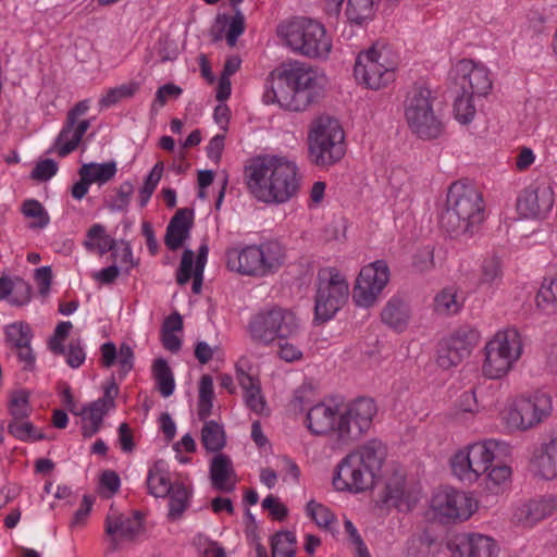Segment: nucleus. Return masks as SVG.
Segmentation results:
<instances>
[{
  "instance_id": "f257e3e1",
  "label": "nucleus",
  "mask_w": 557,
  "mask_h": 557,
  "mask_svg": "<svg viewBox=\"0 0 557 557\" xmlns=\"http://www.w3.org/2000/svg\"><path fill=\"white\" fill-rule=\"evenodd\" d=\"M325 75L318 69L295 62L284 66L267 87L262 100L290 112H304L324 94Z\"/></svg>"
},
{
  "instance_id": "f03ea898",
  "label": "nucleus",
  "mask_w": 557,
  "mask_h": 557,
  "mask_svg": "<svg viewBox=\"0 0 557 557\" xmlns=\"http://www.w3.org/2000/svg\"><path fill=\"white\" fill-rule=\"evenodd\" d=\"M245 176L253 197L268 205L286 203L300 190L299 168L284 157L256 158L246 166Z\"/></svg>"
},
{
  "instance_id": "7ed1b4c3",
  "label": "nucleus",
  "mask_w": 557,
  "mask_h": 557,
  "mask_svg": "<svg viewBox=\"0 0 557 557\" xmlns=\"http://www.w3.org/2000/svg\"><path fill=\"white\" fill-rule=\"evenodd\" d=\"M484 219L483 198L476 188L461 181L453 183L440 218L441 227L454 238L471 237Z\"/></svg>"
},
{
  "instance_id": "20e7f679",
  "label": "nucleus",
  "mask_w": 557,
  "mask_h": 557,
  "mask_svg": "<svg viewBox=\"0 0 557 557\" xmlns=\"http://www.w3.org/2000/svg\"><path fill=\"white\" fill-rule=\"evenodd\" d=\"M385 445L372 438L350 451L336 467L333 485L338 491L360 493L371 488L386 458Z\"/></svg>"
},
{
  "instance_id": "39448f33",
  "label": "nucleus",
  "mask_w": 557,
  "mask_h": 557,
  "mask_svg": "<svg viewBox=\"0 0 557 557\" xmlns=\"http://www.w3.org/2000/svg\"><path fill=\"white\" fill-rule=\"evenodd\" d=\"M226 265L242 275L263 277L277 271L284 262L285 250L277 240L260 245L236 246L225 252Z\"/></svg>"
},
{
  "instance_id": "423d86ee",
  "label": "nucleus",
  "mask_w": 557,
  "mask_h": 557,
  "mask_svg": "<svg viewBox=\"0 0 557 557\" xmlns=\"http://www.w3.org/2000/svg\"><path fill=\"white\" fill-rule=\"evenodd\" d=\"M344 131L338 121L320 115L312 121L308 133V159L322 169L338 163L345 156Z\"/></svg>"
},
{
  "instance_id": "0eeeda50",
  "label": "nucleus",
  "mask_w": 557,
  "mask_h": 557,
  "mask_svg": "<svg viewBox=\"0 0 557 557\" xmlns=\"http://www.w3.org/2000/svg\"><path fill=\"white\" fill-rule=\"evenodd\" d=\"M509 454L510 446L502 441L474 443L453 456L451 471L460 481L472 483L490 470L493 461H503Z\"/></svg>"
},
{
  "instance_id": "6e6552de",
  "label": "nucleus",
  "mask_w": 557,
  "mask_h": 557,
  "mask_svg": "<svg viewBox=\"0 0 557 557\" xmlns=\"http://www.w3.org/2000/svg\"><path fill=\"white\" fill-rule=\"evenodd\" d=\"M248 331L252 341L268 346L276 339L297 336L300 320L290 309L273 306L256 313L249 322Z\"/></svg>"
},
{
  "instance_id": "1a4fd4ad",
  "label": "nucleus",
  "mask_w": 557,
  "mask_h": 557,
  "mask_svg": "<svg viewBox=\"0 0 557 557\" xmlns=\"http://www.w3.org/2000/svg\"><path fill=\"white\" fill-rule=\"evenodd\" d=\"M277 32L292 50L308 58H326L332 49L324 26L310 18L281 24Z\"/></svg>"
},
{
  "instance_id": "9d476101",
  "label": "nucleus",
  "mask_w": 557,
  "mask_h": 557,
  "mask_svg": "<svg viewBox=\"0 0 557 557\" xmlns=\"http://www.w3.org/2000/svg\"><path fill=\"white\" fill-rule=\"evenodd\" d=\"M314 322L332 320L344 307L349 296V285L345 276L333 267L320 269L315 282Z\"/></svg>"
},
{
  "instance_id": "9b49d317",
  "label": "nucleus",
  "mask_w": 557,
  "mask_h": 557,
  "mask_svg": "<svg viewBox=\"0 0 557 557\" xmlns=\"http://www.w3.org/2000/svg\"><path fill=\"white\" fill-rule=\"evenodd\" d=\"M434 100L425 86H414L405 100L406 121L412 133L424 140L438 138L444 132V124L433 110Z\"/></svg>"
},
{
  "instance_id": "f8f14e48",
  "label": "nucleus",
  "mask_w": 557,
  "mask_h": 557,
  "mask_svg": "<svg viewBox=\"0 0 557 557\" xmlns=\"http://www.w3.org/2000/svg\"><path fill=\"white\" fill-rule=\"evenodd\" d=\"M523 345L517 329L499 331L485 345L483 373L488 379L506 375L521 357Z\"/></svg>"
},
{
  "instance_id": "ddd939ff",
  "label": "nucleus",
  "mask_w": 557,
  "mask_h": 557,
  "mask_svg": "<svg viewBox=\"0 0 557 557\" xmlns=\"http://www.w3.org/2000/svg\"><path fill=\"white\" fill-rule=\"evenodd\" d=\"M377 412L372 398L359 397L341 411L337 421L335 443L338 447L359 441L372 426Z\"/></svg>"
},
{
  "instance_id": "4468645a",
  "label": "nucleus",
  "mask_w": 557,
  "mask_h": 557,
  "mask_svg": "<svg viewBox=\"0 0 557 557\" xmlns=\"http://www.w3.org/2000/svg\"><path fill=\"white\" fill-rule=\"evenodd\" d=\"M354 75L359 84L377 90L395 78V62L388 59L387 51L377 45L358 54Z\"/></svg>"
},
{
  "instance_id": "2eb2a0df",
  "label": "nucleus",
  "mask_w": 557,
  "mask_h": 557,
  "mask_svg": "<svg viewBox=\"0 0 557 557\" xmlns=\"http://www.w3.org/2000/svg\"><path fill=\"white\" fill-rule=\"evenodd\" d=\"M389 281V269L385 261L376 260L364 265L352 289V300L358 307H373Z\"/></svg>"
},
{
  "instance_id": "dca6fc26",
  "label": "nucleus",
  "mask_w": 557,
  "mask_h": 557,
  "mask_svg": "<svg viewBox=\"0 0 557 557\" xmlns=\"http://www.w3.org/2000/svg\"><path fill=\"white\" fill-rule=\"evenodd\" d=\"M552 409V399L547 394H535L516 400L505 419L510 428L528 430L547 418Z\"/></svg>"
},
{
  "instance_id": "f3484780",
  "label": "nucleus",
  "mask_w": 557,
  "mask_h": 557,
  "mask_svg": "<svg viewBox=\"0 0 557 557\" xmlns=\"http://www.w3.org/2000/svg\"><path fill=\"white\" fill-rule=\"evenodd\" d=\"M479 342V333L470 326L459 327L440 343L437 364L444 370L458 366Z\"/></svg>"
},
{
  "instance_id": "a211bd4d",
  "label": "nucleus",
  "mask_w": 557,
  "mask_h": 557,
  "mask_svg": "<svg viewBox=\"0 0 557 557\" xmlns=\"http://www.w3.org/2000/svg\"><path fill=\"white\" fill-rule=\"evenodd\" d=\"M433 510L448 521L467 520L476 509L470 494L454 488L436 493L432 498Z\"/></svg>"
},
{
  "instance_id": "6ab92c4d",
  "label": "nucleus",
  "mask_w": 557,
  "mask_h": 557,
  "mask_svg": "<svg viewBox=\"0 0 557 557\" xmlns=\"http://www.w3.org/2000/svg\"><path fill=\"white\" fill-rule=\"evenodd\" d=\"M380 502L384 508L408 512L419 502V491L407 485L405 475L395 472L386 481Z\"/></svg>"
},
{
  "instance_id": "aec40b11",
  "label": "nucleus",
  "mask_w": 557,
  "mask_h": 557,
  "mask_svg": "<svg viewBox=\"0 0 557 557\" xmlns=\"http://www.w3.org/2000/svg\"><path fill=\"white\" fill-rule=\"evenodd\" d=\"M554 202V191L549 186L529 187L519 195L517 210L527 219L543 218L552 210Z\"/></svg>"
},
{
  "instance_id": "412c9836",
  "label": "nucleus",
  "mask_w": 557,
  "mask_h": 557,
  "mask_svg": "<svg viewBox=\"0 0 557 557\" xmlns=\"http://www.w3.org/2000/svg\"><path fill=\"white\" fill-rule=\"evenodd\" d=\"M451 557H497L498 547L492 537L481 534H460L448 543Z\"/></svg>"
},
{
  "instance_id": "4be33fe9",
  "label": "nucleus",
  "mask_w": 557,
  "mask_h": 557,
  "mask_svg": "<svg viewBox=\"0 0 557 557\" xmlns=\"http://www.w3.org/2000/svg\"><path fill=\"white\" fill-rule=\"evenodd\" d=\"M456 81L461 90L471 95L485 96L492 88L488 71L471 60H461L456 65Z\"/></svg>"
},
{
  "instance_id": "5701e85b",
  "label": "nucleus",
  "mask_w": 557,
  "mask_h": 557,
  "mask_svg": "<svg viewBox=\"0 0 557 557\" xmlns=\"http://www.w3.org/2000/svg\"><path fill=\"white\" fill-rule=\"evenodd\" d=\"M341 411L336 406L319 403L311 406L306 416V424L314 435L336 436V428Z\"/></svg>"
},
{
  "instance_id": "b1692460",
  "label": "nucleus",
  "mask_w": 557,
  "mask_h": 557,
  "mask_svg": "<svg viewBox=\"0 0 557 557\" xmlns=\"http://www.w3.org/2000/svg\"><path fill=\"white\" fill-rule=\"evenodd\" d=\"M194 225L193 209L183 208L176 211L166 226L164 243L170 250H177L189 237Z\"/></svg>"
},
{
  "instance_id": "393cba45",
  "label": "nucleus",
  "mask_w": 557,
  "mask_h": 557,
  "mask_svg": "<svg viewBox=\"0 0 557 557\" xmlns=\"http://www.w3.org/2000/svg\"><path fill=\"white\" fill-rule=\"evenodd\" d=\"M144 529L143 516L134 511L133 516L126 517L120 513H109L104 521L107 535H119L123 540L133 541Z\"/></svg>"
},
{
  "instance_id": "a878e982",
  "label": "nucleus",
  "mask_w": 557,
  "mask_h": 557,
  "mask_svg": "<svg viewBox=\"0 0 557 557\" xmlns=\"http://www.w3.org/2000/svg\"><path fill=\"white\" fill-rule=\"evenodd\" d=\"M557 510V499L553 496L532 499L516 509L515 519L527 527H533Z\"/></svg>"
},
{
  "instance_id": "bb28decb",
  "label": "nucleus",
  "mask_w": 557,
  "mask_h": 557,
  "mask_svg": "<svg viewBox=\"0 0 557 557\" xmlns=\"http://www.w3.org/2000/svg\"><path fill=\"white\" fill-rule=\"evenodd\" d=\"M235 471L231 458L225 454L215 455L210 462V480L216 491L231 493L236 487Z\"/></svg>"
},
{
  "instance_id": "cd10ccee",
  "label": "nucleus",
  "mask_w": 557,
  "mask_h": 557,
  "mask_svg": "<svg viewBox=\"0 0 557 557\" xmlns=\"http://www.w3.org/2000/svg\"><path fill=\"white\" fill-rule=\"evenodd\" d=\"M411 310L408 301L400 295H394L384 306L381 320L388 327L401 332L409 323Z\"/></svg>"
},
{
  "instance_id": "c85d7f7f",
  "label": "nucleus",
  "mask_w": 557,
  "mask_h": 557,
  "mask_svg": "<svg viewBox=\"0 0 557 557\" xmlns=\"http://www.w3.org/2000/svg\"><path fill=\"white\" fill-rule=\"evenodd\" d=\"M90 126L89 120H82L67 128V120L65 121L61 132L59 133L54 146L60 157H66L73 152L81 144L83 136Z\"/></svg>"
},
{
  "instance_id": "c756f323",
  "label": "nucleus",
  "mask_w": 557,
  "mask_h": 557,
  "mask_svg": "<svg viewBox=\"0 0 557 557\" xmlns=\"http://www.w3.org/2000/svg\"><path fill=\"white\" fill-rule=\"evenodd\" d=\"M148 493L154 497H165L174 486L171 483L166 463L163 460H157L148 470L147 474Z\"/></svg>"
},
{
  "instance_id": "7c9ffc66",
  "label": "nucleus",
  "mask_w": 557,
  "mask_h": 557,
  "mask_svg": "<svg viewBox=\"0 0 557 557\" xmlns=\"http://www.w3.org/2000/svg\"><path fill=\"white\" fill-rule=\"evenodd\" d=\"M84 246L90 251L97 249L101 256L109 251L112 252L113 258L119 256L117 242L106 235V228L101 224H94L88 230Z\"/></svg>"
},
{
  "instance_id": "2f4dec72",
  "label": "nucleus",
  "mask_w": 557,
  "mask_h": 557,
  "mask_svg": "<svg viewBox=\"0 0 557 557\" xmlns=\"http://www.w3.org/2000/svg\"><path fill=\"white\" fill-rule=\"evenodd\" d=\"M194 251L186 249L182 255L180 268L176 273V281L180 285H185L193 276L191 290L194 294H200L203 281V270H193L194 264Z\"/></svg>"
},
{
  "instance_id": "473e14b6",
  "label": "nucleus",
  "mask_w": 557,
  "mask_h": 557,
  "mask_svg": "<svg viewBox=\"0 0 557 557\" xmlns=\"http://www.w3.org/2000/svg\"><path fill=\"white\" fill-rule=\"evenodd\" d=\"M117 168L114 161L104 163H85L78 170L79 176H84L90 184L103 185L110 182L116 174Z\"/></svg>"
},
{
  "instance_id": "72a5a7b5",
  "label": "nucleus",
  "mask_w": 557,
  "mask_h": 557,
  "mask_svg": "<svg viewBox=\"0 0 557 557\" xmlns=\"http://www.w3.org/2000/svg\"><path fill=\"white\" fill-rule=\"evenodd\" d=\"M536 467L542 478H557V437L543 445L542 453L536 459Z\"/></svg>"
},
{
  "instance_id": "f704fd0d",
  "label": "nucleus",
  "mask_w": 557,
  "mask_h": 557,
  "mask_svg": "<svg viewBox=\"0 0 557 557\" xmlns=\"http://www.w3.org/2000/svg\"><path fill=\"white\" fill-rule=\"evenodd\" d=\"M201 429V443L208 451L218 453L226 445L224 429L214 420H203Z\"/></svg>"
},
{
  "instance_id": "c9c22d12",
  "label": "nucleus",
  "mask_w": 557,
  "mask_h": 557,
  "mask_svg": "<svg viewBox=\"0 0 557 557\" xmlns=\"http://www.w3.org/2000/svg\"><path fill=\"white\" fill-rule=\"evenodd\" d=\"M152 372L160 394L163 397H170L174 392L175 382L173 372L166 360L163 358L156 359L152 366Z\"/></svg>"
},
{
  "instance_id": "e433bc0d",
  "label": "nucleus",
  "mask_w": 557,
  "mask_h": 557,
  "mask_svg": "<svg viewBox=\"0 0 557 557\" xmlns=\"http://www.w3.org/2000/svg\"><path fill=\"white\" fill-rule=\"evenodd\" d=\"M537 307L546 313L555 311L557 306V274L554 277H545L537 294Z\"/></svg>"
},
{
  "instance_id": "4c0bfd02",
  "label": "nucleus",
  "mask_w": 557,
  "mask_h": 557,
  "mask_svg": "<svg viewBox=\"0 0 557 557\" xmlns=\"http://www.w3.org/2000/svg\"><path fill=\"white\" fill-rule=\"evenodd\" d=\"M169 499V519L177 520L187 509L190 492L182 483H174L171 492L168 494Z\"/></svg>"
},
{
  "instance_id": "58836bf2",
  "label": "nucleus",
  "mask_w": 557,
  "mask_h": 557,
  "mask_svg": "<svg viewBox=\"0 0 557 557\" xmlns=\"http://www.w3.org/2000/svg\"><path fill=\"white\" fill-rule=\"evenodd\" d=\"M374 15L373 0H348L346 8L347 20L356 25H362Z\"/></svg>"
},
{
  "instance_id": "ea45409f",
  "label": "nucleus",
  "mask_w": 557,
  "mask_h": 557,
  "mask_svg": "<svg viewBox=\"0 0 557 557\" xmlns=\"http://www.w3.org/2000/svg\"><path fill=\"white\" fill-rule=\"evenodd\" d=\"M29 392L26 389H16L10 394L8 404V410L11 416V420L27 419L32 411V405L29 403Z\"/></svg>"
},
{
  "instance_id": "a19ab883",
  "label": "nucleus",
  "mask_w": 557,
  "mask_h": 557,
  "mask_svg": "<svg viewBox=\"0 0 557 557\" xmlns=\"http://www.w3.org/2000/svg\"><path fill=\"white\" fill-rule=\"evenodd\" d=\"M213 381L208 374L201 376L199 382L198 397V417L200 420H207L212 413L213 407Z\"/></svg>"
},
{
  "instance_id": "79ce46f5",
  "label": "nucleus",
  "mask_w": 557,
  "mask_h": 557,
  "mask_svg": "<svg viewBox=\"0 0 557 557\" xmlns=\"http://www.w3.org/2000/svg\"><path fill=\"white\" fill-rule=\"evenodd\" d=\"M5 341L10 348L16 349L24 344H30L33 331L26 322H14L5 326Z\"/></svg>"
},
{
  "instance_id": "37998d69",
  "label": "nucleus",
  "mask_w": 557,
  "mask_h": 557,
  "mask_svg": "<svg viewBox=\"0 0 557 557\" xmlns=\"http://www.w3.org/2000/svg\"><path fill=\"white\" fill-rule=\"evenodd\" d=\"M296 535L290 531L276 532L271 539L272 557H295Z\"/></svg>"
},
{
  "instance_id": "c03bdc74",
  "label": "nucleus",
  "mask_w": 557,
  "mask_h": 557,
  "mask_svg": "<svg viewBox=\"0 0 557 557\" xmlns=\"http://www.w3.org/2000/svg\"><path fill=\"white\" fill-rule=\"evenodd\" d=\"M8 432L22 442H35L45 438L44 433L37 431L34 424L27 421V419L10 420L8 423Z\"/></svg>"
},
{
  "instance_id": "a18cd8bd",
  "label": "nucleus",
  "mask_w": 557,
  "mask_h": 557,
  "mask_svg": "<svg viewBox=\"0 0 557 557\" xmlns=\"http://www.w3.org/2000/svg\"><path fill=\"white\" fill-rule=\"evenodd\" d=\"M22 213L26 218H33L37 221L30 224V227L44 228L50 222V216L44 206L35 199L25 200L22 205Z\"/></svg>"
},
{
  "instance_id": "49530a36",
  "label": "nucleus",
  "mask_w": 557,
  "mask_h": 557,
  "mask_svg": "<svg viewBox=\"0 0 557 557\" xmlns=\"http://www.w3.org/2000/svg\"><path fill=\"white\" fill-rule=\"evenodd\" d=\"M472 96L473 95L468 91L462 90L461 95L455 99V116L462 124L470 123L475 115V107L472 102Z\"/></svg>"
},
{
  "instance_id": "de8ad7c7",
  "label": "nucleus",
  "mask_w": 557,
  "mask_h": 557,
  "mask_svg": "<svg viewBox=\"0 0 557 557\" xmlns=\"http://www.w3.org/2000/svg\"><path fill=\"white\" fill-rule=\"evenodd\" d=\"M163 163L157 162L145 180L144 186L139 190V206L144 208L151 198L163 173Z\"/></svg>"
},
{
  "instance_id": "09e8293b",
  "label": "nucleus",
  "mask_w": 557,
  "mask_h": 557,
  "mask_svg": "<svg viewBox=\"0 0 557 557\" xmlns=\"http://www.w3.org/2000/svg\"><path fill=\"white\" fill-rule=\"evenodd\" d=\"M435 310L441 314H453L459 311L461 305L453 288H445L435 297Z\"/></svg>"
},
{
  "instance_id": "8fccbe9b",
  "label": "nucleus",
  "mask_w": 557,
  "mask_h": 557,
  "mask_svg": "<svg viewBox=\"0 0 557 557\" xmlns=\"http://www.w3.org/2000/svg\"><path fill=\"white\" fill-rule=\"evenodd\" d=\"M306 512L320 528L326 529L335 521L334 513L327 507L315 500L308 502Z\"/></svg>"
},
{
  "instance_id": "3c124183",
  "label": "nucleus",
  "mask_w": 557,
  "mask_h": 557,
  "mask_svg": "<svg viewBox=\"0 0 557 557\" xmlns=\"http://www.w3.org/2000/svg\"><path fill=\"white\" fill-rule=\"evenodd\" d=\"M138 89L137 83H128L123 84L121 86L111 88L101 99L100 106L103 108H109L121 99L132 97Z\"/></svg>"
},
{
  "instance_id": "603ef678",
  "label": "nucleus",
  "mask_w": 557,
  "mask_h": 557,
  "mask_svg": "<svg viewBox=\"0 0 557 557\" xmlns=\"http://www.w3.org/2000/svg\"><path fill=\"white\" fill-rule=\"evenodd\" d=\"M182 92L183 89L173 83H168L159 87L156 91V97L151 104V112L157 113L159 111V108L165 106L168 99L178 98L182 95Z\"/></svg>"
},
{
  "instance_id": "864d4df0",
  "label": "nucleus",
  "mask_w": 557,
  "mask_h": 557,
  "mask_svg": "<svg viewBox=\"0 0 557 557\" xmlns=\"http://www.w3.org/2000/svg\"><path fill=\"white\" fill-rule=\"evenodd\" d=\"M502 268L498 258H491L484 260L482 264L481 283L487 285H494L502 280Z\"/></svg>"
},
{
  "instance_id": "5fc2aeb1",
  "label": "nucleus",
  "mask_w": 557,
  "mask_h": 557,
  "mask_svg": "<svg viewBox=\"0 0 557 557\" xmlns=\"http://www.w3.org/2000/svg\"><path fill=\"white\" fill-rule=\"evenodd\" d=\"M194 544L205 557H226L225 550L222 546L202 534H199L194 540Z\"/></svg>"
},
{
  "instance_id": "6e6d98bb",
  "label": "nucleus",
  "mask_w": 557,
  "mask_h": 557,
  "mask_svg": "<svg viewBox=\"0 0 557 557\" xmlns=\"http://www.w3.org/2000/svg\"><path fill=\"white\" fill-rule=\"evenodd\" d=\"M133 193H134L133 184L128 181L123 182L117 189L116 197L110 202L109 208L113 211L125 210L131 202Z\"/></svg>"
},
{
  "instance_id": "4d7b16f0",
  "label": "nucleus",
  "mask_w": 557,
  "mask_h": 557,
  "mask_svg": "<svg viewBox=\"0 0 557 557\" xmlns=\"http://www.w3.org/2000/svg\"><path fill=\"white\" fill-rule=\"evenodd\" d=\"M57 172L58 163L52 159H45L37 162L30 173V177L39 182H46L54 176Z\"/></svg>"
},
{
  "instance_id": "13d9d810",
  "label": "nucleus",
  "mask_w": 557,
  "mask_h": 557,
  "mask_svg": "<svg viewBox=\"0 0 557 557\" xmlns=\"http://www.w3.org/2000/svg\"><path fill=\"white\" fill-rule=\"evenodd\" d=\"M499 463L490 468L486 472L487 479V487L492 488V486H499L502 483L506 482L511 475L510 467L503 465L502 461Z\"/></svg>"
},
{
  "instance_id": "bf43d9fd",
  "label": "nucleus",
  "mask_w": 557,
  "mask_h": 557,
  "mask_svg": "<svg viewBox=\"0 0 557 557\" xmlns=\"http://www.w3.org/2000/svg\"><path fill=\"white\" fill-rule=\"evenodd\" d=\"M85 407L87 408V412L84 416H81L83 420L98 424H102L103 417L110 410L104 400L98 399L86 405Z\"/></svg>"
},
{
  "instance_id": "052dcab7",
  "label": "nucleus",
  "mask_w": 557,
  "mask_h": 557,
  "mask_svg": "<svg viewBox=\"0 0 557 557\" xmlns=\"http://www.w3.org/2000/svg\"><path fill=\"white\" fill-rule=\"evenodd\" d=\"M9 302L13 306L21 307L26 305L30 299V286L22 278L14 281V289Z\"/></svg>"
},
{
  "instance_id": "680f3d73",
  "label": "nucleus",
  "mask_w": 557,
  "mask_h": 557,
  "mask_svg": "<svg viewBox=\"0 0 557 557\" xmlns=\"http://www.w3.org/2000/svg\"><path fill=\"white\" fill-rule=\"evenodd\" d=\"M244 30L245 17L239 10H236L235 15L232 17L230 22L228 29L226 33L227 45L234 47L237 41V38L244 33Z\"/></svg>"
},
{
  "instance_id": "e2e57ef3",
  "label": "nucleus",
  "mask_w": 557,
  "mask_h": 557,
  "mask_svg": "<svg viewBox=\"0 0 557 557\" xmlns=\"http://www.w3.org/2000/svg\"><path fill=\"white\" fill-rule=\"evenodd\" d=\"M344 528H345V531L347 532V534L349 535L352 544L355 545L356 547V554L358 557H371L363 540L361 539L360 534L358 533L356 527L354 525V523L349 520V519H346L344 521Z\"/></svg>"
},
{
  "instance_id": "0e129e2a",
  "label": "nucleus",
  "mask_w": 557,
  "mask_h": 557,
  "mask_svg": "<svg viewBox=\"0 0 557 557\" xmlns=\"http://www.w3.org/2000/svg\"><path fill=\"white\" fill-rule=\"evenodd\" d=\"M262 508L268 510L272 518L278 521H283L288 515L286 506L280 503L278 498L273 495H269L262 500Z\"/></svg>"
},
{
  "instance_id": "69168bd1",
  "label": "nucleus",
  "mask_w": 557,
  "mask_h": 557,
  "mask_svg": "<svg viewBox=\"0 0 557 557\" xmlns=\"http://www.w3.org/2000/svg\"><path fill=\"white\" fill-rule=\"evenodd\" d=\"M86 359V354L81 345V341H71L66 352V363L71 368H78Z\"/></svg>"
},
{
  "instance_id": "338daca9",
  "label": "nucleus",
  "mask_w": 557,
  "mask_h": 557,
  "mask_svg": "<svg viewBox=\"0 0 557 557\" xmlns=\"http://www.w3.org/2000/svg\"><path fill=\"white\" fill-rule=\"evenodd\" d=\"M120 376L124 377L134 367V351L128 344L123 343L119 350Z\"/></svg>"
},
{
  "instance_id": "774afa93",
  "label": "nucleus",
  "mask_w": 557,
  "mask_h": 557,
  "mask_svg": "<svg viewBox=\"0 0 557 557\" xmlns=\"http://www.w3.org/2000/svg\"><path fill=\"white\" fill-rule=\"evenodd\" d=\"M433 248L431 247H424L420 250H418L416 252V255L413 256V267L418 270V271H426L431 268H433L434 265V261H433Z\"/></svg>"
}]
</instances>
